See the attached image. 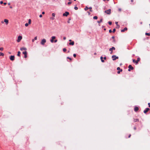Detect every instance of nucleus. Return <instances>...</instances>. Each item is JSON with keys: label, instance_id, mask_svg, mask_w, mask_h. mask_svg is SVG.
Segmentation results:
<instances>
[{"label": "nucleus", "instance_id": "nucleus-1", "mask_svg": "<svg viewBox=\"0 0 150 150\" xmlns=\"http://www.w3.org/2000/svg\"><path fill=\"white\" fill-rule=\"evenodd\" d=\"M140 59L139 57H138L137 59V60H135V59H134L133 60V62L134 63H135L136 64H137L140 61Z\"/></svg>", "mask_w": 150, "mask_h": 150}, {"label": "nucleus", "instance_id": "nucleus-2", "mask_svg": "<svg viewBox=\"0 0 150 150\" xmlns=\"http://www.w3.org/2000/svg\"><path fill=\"white\" fill-rule=\"evenodd\" d=\"M46 40L45 39H42L41 42L40 43L41 45H44L45 43L46 42Z\"/></svg>", "mask_w": 150, "mask_h": 150}, {"label": "nucleus", "instance_id": "nucleus-3", "mask_svg": "<svg viewBox=\"0 0 150 150\" xmlns=\"http://www.w3.org/2000/svg\"><path fill=\"white\" fill-rule=\"evenodd\" d=\"M22 37L21 36L19 35L18 37V39L17 40V42H19L22 39Z\"/></svg>", "mask_w": 150, "mask_h": 150}, {"label": "nucleus", "instance_id": "nucleus-4", "mask_svg": "<svg viewBox=\"0 0 150 150\" xmlns=\"http://www.w3.org/2000/svg\"><path fill=\"white\" fill-rule=\"evenodd\" d=\"M112 60H115L117 59H118V57H116L115 55H113L112 56Z\"/></svg>", "mask_w": 150, "mask_h": 150}, {"label": "nucleus", "instance_id": "nucleus-5", "mask_svg": "<svg viewBox=\"0 0 150 150\" xmlns=\"http://www.w3.org/2000/svg\"><path fill=\"white\" fill-rule=\"evenodd\" d=\"M111 10L109 9L105 11V12L108 14H110L111 13Z\"/></svg>", "mask_w": 150, "mask_h": 150}, {"label": "nucleus", "instance_id": "nucleus-6", "mask_svg": "<svg viewBox=\"0 0 150 150\" xmlns=\"http://www.w3.org/2000/svg\"><path fill=\"white\" fill-rule=\"evenodd\" d=\"M129 69L128 71H130V70H133L134 68L131 65H129L128 66Z\"/></svg>", "mask_w": 150, "mask_h": 150}, {"label": "nucleus", "instance_id": "nucleus-7", "mask_svg": "<svg viewBox=\"0 0 150 150\" xmlns=\"http://www.w3.org/2000/svg\"><path fill=\"white\" fill-rule=\"evenodd\" d=\"M115 48L114 47H112V48L109 49V51H111L110 53V54H112V50H115Z\"/></svg>", "mask_w": 150, "mask_h": 150}, {"label": "nucleus", "instance_id": "nucleus-8", "mask_svg": "<svg viewBox=\"0 0 150 150\" xmlns=\"http://www.w3.org/2000/svg\"><path fill=\"white\" fill-rule=\"evenodd\" d=\"M69 14V13L68 12H66L64 13L63 14V15L64 16H67Z\"/></svg>", "mask_w": 150, "mask_h": 150}, {"label": "nucleus", "instance_id": "nucleus-9", "mask_svg": "<svg viewBox=\"0 0 150 150\" xmlns=\"http://www.w3.org/2000/svg\"><path fill=\"white\" fill-rule=\"evenodd\" d=\"M150 110V109L149 108H146L145 110H144V112L145 113H146L149 110Z\"/></svg>", "mask_w": 150, "mask_h": 150}, {"label": "nucleus", "instance_id": "nucleus-10", "mask_svg": "<svg viewBox=\"0 0 150 150\" xmlns=\"http://www.w3.org/2000/svg\"><path fill=\"white\" fill-rule=\"evenodd\" d=\"M15 57L14 56H11L10 59L11 61H13L14 60Z\"/></svg>", "mask_w": 150, "mask_h": 150}, {"label": "nucleus", "instance_id": "nucleus-11", "mask_svg": "<svg viewBox=\"0 0 150 150\" xmlns=\"http://www.w3.org/2000/svg\"><path fill=\"white\" fill-rule=\"evenodd\" d=\"M56 38V37L55 36H52V39L50 40V41L52 43L54 42L53 40Z\"/></svg>", "mask_w": 150, "mask_h": 150}, {"label": "nucleus", "instance_id": "nucleus-12", "mask_svg": "<svg viewBox=\"0 0 150 150\" xmlns=\"http://www.w3.org/2000/svg\"><path fill=\"white\" fill-rule=\"evenodd\" d=\"M4 22L5 23L6 25L8 24V20L7 19H4Z\"/></svg>", "mask_w": 150, "mask_h": 150}, {"label": "nucleus", "instance_id": "nucleus-13", "mask_svg": "<svg viewBox=\"0 0 150 150\" xmlns=\"http://www.w3.org/2000/svg\"><path fill=\"white\" fill-rule=\"evenodd\" d=\"M139 110V108L137 107H135L134 108V110L135 112Z\"/></svg>", "mask_w": 150, "mask_h": 150}, {"label": "nucleus", "instance_id": "nucleus-14", "mask_svg": "<svg viewBox=\"0 0 150 150\" xmlns=\"http://www.w3.org/2000/svg\"><path fill=\"white\" fill-rule=\"evenodd\" d=\"M127 30V28H125L121 30V32H124L125 30Z\"/></svg>", "mask_w": 150, "mask_h": 150}, {"label": "nucleus", "instance_id": "nucleus-15", "mask_svg": "<svg viewBox=\"0 0 150 150\" xmlns=\"http://www.w3.org/2000/svg\"><path fill=\"white\" fill-rule=\"evenodd\" d=\"M27 50L26 48L25 47H22L20 48V50L21 51H23V50Z\"/></svg>", "mask_w": 150, "mask_h": 150}, {"label": "nucleus", "instance_id": "nucleus-16", "mask_svg": "<svg viewBox=\"0 0 150 150\" xmlns=\"http://www.w3.org/2000/svg\"><path fill=\"white\" fill-rule=\"evenodd\" d=\"M133 120H134V122H139V120L138 119L134 118Z\"/></svg>", "mask_w": 150, "mask_h": 150}, {"label": "nucleus", "instance_id": "nucleus-17", "mask_svg": "<svg viewBox=\"0 0 150 150\" xmlns=\"http://www.w3.org/2000/svg\"><path fill=\"white\" fill-rule=\"evenodd\" d=\"M74 41H72L71 42H70L69 43V45H74Z\"/></svg>", "mask_w": 150, "mask_h": 150}, {"label": "nucleus", "instance_id": "nucleus-18", "mask_svg": "<svg viewBox=\"0 0 150 150\" xmlns=\"http://www.w3.org/2000/svg\"><path fill=\"white\" fill-rule=\"evenodd\" d=\"M21 52L20 51H18V52L17 56L18 57L20 56Z\"/></svg>", "mask_w": 150, "mask_h": 150}, {"label": "nucleus", "instance_id": "nucleus-19", "mask_svg": "<svg viewBox=\"0 0 150 150\" xmlns=\"http://www.w3.org/2000/svg\"><path fill=\"white\" fill-rule=\"evenodd\" d=\"M100 59L102 62H104V61L103 59V57H100Z\"/></svg>", "mask_w": 150, "mask_h": 150}, {"label": "nucleus", "instance_id": "nucleus-20", "mask_svg": "<svg viewBox=\"0 0 150 150\" xmlns=\"http://www.w3.org/2000/svg\"><path fill=\"white\" fill-rule=\"evenodd\" d=\"M23 54L24 55L27 54V52L26 51H25L23 52Z\"/></svg>", "mask_w": 150, "mask_h": 150}, {"label": "nucleus", "instance_id": "nucleus-21", "mask_svg": "<svg viewBox=\"0 0 150 150\" xmlns=\"http://www.w3.org/2000/svg\"><path fill=\"white\" fill-rule=\"evenodd\" d=\"M102 19H101L100 21H98L97 22L98 23H100L102 22Z\"/></svg>", "mask_w": 150, "mask_h": 150}, {"label": "nucleus", "instance_id": "nucleus-22", "mask_svg": "<svg viewBox=\"0 0 150 150\" xmlns=\"http://www.w3.org/2000/svg\"><path fill=\"white\" fill-rule=\"evenodd\" d=\"M4 54L3 53L0 52V56H4Z\"/></svg>", "mask_w": 150, "mask_h": 150}, {"label": "nucleus", "instance_id": "nucleus-23", "mask_svg": "<svg viewBox=\"0 0 150 150\" xmlns=\"http://www.w3.org/2000/svg\"><path fill=\"white\" fill-rule=\"evenodd\" d=\"M93 18L94 19L96 20L98 18V17L97 16H95L93 17Z\"/></svg>", "mask_w": 150, "mask_h": 150}, {"label": "nucleus", "instance_id": "nucleus-24", "mask_svg": "<svg viewBox=\"0 0 150 150\" xmlns=\"http://www.w3.org/2000/svg\"><path fill=\"white\" fill-rule=\"evenodd\" d=\"M31 23V20L30 19H29L28 20V23L29 24H30Z\"/></svg>", "mask_w": 150, "mask_h": 150}, {"label": "nucleus", "instance_id": "nucleus-25", "mask_svg": "<svg viewBox=\"0 0 150 150\" xmlns=\"http://www.w3.org/2000/svg\"><path fill=\"white\" fill-rule=\"evenodd\" d=\"M145 35H148V36H149L150 35V33H146Z\"/></svg>", "mask_w": 150, "mask_h": 150}, {"label": "nucleus", "instance_id": "nucleus-26", "mask_svg": "<svg viewBox=\"0 0 150 150\" xmlns=\"http://www.w3.org/2000/svg\"><path fill=\"white\" fill-rule=\"evenodd\" d=\"M88 7L87 6H86L85 7V8H84V10H85V11H86L87 10H88Z\"/></svg>", "mask_w": 150, "mask_h": 150}, {"label": "nucleus", "instance_id": "nucleus-27", "mask_svg": "<svg viewBox=\"0 0 150 150\" xmlns=\"http://www.w3.org/2000/svg\"><path fill=\"white\" fill-rule=\"evenodd\" d=\"M92 8L91 7H90L89 8H88V9H90V11L91 12H92V11L91 10V9H92Z\"/></svg>", "mask_w": 150, "mask_h": 150}, {"label": "nucleus", "instance_id": "nucleus-28", "mask_svg": "<svg viewBox=\"0 0 150 150\" xmlns=\"http://www.w3.org/2000/svg\"><path fill=\"white\" fill-rule=\"evenodd\" d=\"M108 23L110 25H111V24H112V22H110V21H109V22H108Z\"/></svg>", "mask_w": 150, "mask_h": 150}, {"label": "nucleus", "instance_id": "nucleus-29", "mask_svg": "<svg viewBox=\"0 0 150 150\" xmlns=\"http://www.w3.org/2000/svg\"><path fill=\"white\" fill-rule=\"evenodd\" d=\"M74 9H75V10H77V9H78V7H76V6H75V7H74Z\"/></svg>", "mask_w": 150, "mask_h": 150}, {"label": "nucleus", "instance_id": "nucleus-30", "mask_svg": "<svg viewBox=\"0 0 150 150\" xmlns=\"http://www.w3.org/2000/svg\"><path fill=\"white\" fill-rule=\"evenodd\" d=\"M67 51V50L66 48H64L63 49V51L64 52H66V51Z\"/></svg>", "mask_w": 150, "mask_h": 150}, {"label": "nucleus", "instance_id": "nucleus-31", "mask_svg": "<svg viewBox=\"0 0 150 150\" xmlns=\"http://www.w3.org/2000/svg\"><path fill=\"white\" fill-rule=\"evenodd\" d=\"M3 47H0V50L3 51Z\"/></svg>", "mask_w": 150, "mask_h": 150}, {"label": "nucleus", "instance_id": "nucleus-32", "mask_svg": "<svg viewBox=\"0 0 150 150\" xmlns=\"http://www.w3.org/2000/svg\"><path fill=\"white\" fill-rule=\"evenodd\" d=\"M25 26L27 27L28 25V23H26L25 24Z\"/></svg>", "mask_w": 150, "mask_h": 150}, {"label": "nucleus", "instance_id": "nucleus-33", "mask_svg": "<svg viewBox=\"0 0 150 150\" xmlns=\"http://www.w3.org/2000/svg\"><path fill=\"white\" fill-rule=\"evenodd\" d=\"M116 31V30L115 28H114L113 29V31H112V32L113 33H114Z\"/></svg>", "mask_w": 150, "mask_h": 150}, {"label": "nucleus", "instance_id": "nucleus-34", "mask_svg": "<svg viewBox=\"0 0 150 150\" xmlns=\"http://www.w3.org/2000/svg\"><path fill=\"white\" fill-rule=\"evenodd\" d=\"M52 15L53 17L55 16V14L54 13H53L52 14Z\"/></svg>", "mask_w": 150, "mask_h": 150}, {"label": "nucleus", "instance_id": "nucleus-35", "mask_svg": "<svg viewBox=\"0 0 150 150\" xmlns=\"http://www.w3.org/2000/svg\"><path fill=\"white\" fill-rule=\"evenodd\" d=\"M35 40H37V36H36L34 38V39Z\"/></svg>", "mask_w": 150, "mask_h": 150}, {"label": "nucleus", "instance_id": "nucleus-36", "mask_svg": "<svg viewBox=\"0 0 150 150\" xmlns=\"http://www.w3.org/2000/svg\"><path fill=\"white\" fill-rule=\"evenodd\" d=\"M73 56L74 57H76V54H73Z\"/></svg>", "mask_w": 150, "mask_h": 150}, {"label": "nucleus", "instance_id": "nucleus-37", "mask_svg": "<svg viewBox=\"0 0 150 150\" xmlns=\"http://www.w3.org/2000/svg\"><path fill=\"white\" fill-rule=\"evenodd\" d=\"M120 67H118L117 68V70H120Z\"/></svg>", "mask_w": 150, "mask_h": 150}, {"label": "nucleus", "instance_id": "nucleus-38", "mask_svg": "<svg viewBox=\"0 0 150 150\" xmlns=\"http://www.w3.org/2000/svg\"><path fill=\"white\" fill-rule=\"evenodd\" d=\"M67 59H69L70 60H71V59L69 57H67Z\"/></svg>", "mask_w": 150, "mask_h": 150}, {"label": "nucleus", "instance_id": "nucleus-39", "mask_svg": "<svg viewBox=\"0 0 150 150\" xmlns=\"http://www.w3.org/2000/svg\"><path fill=\"white\" fill-rule=\"evenodd\" d=\"M71 2H69L68 3V4L69 5L70 4H71Z\"/></svg>", "mask_w": 150, "mask_h": 150}, {"label": "nucleus", "instance_id": "nucleus-40", "mask_svg": "<svg viewBox=\"0 0 150 150\" xmlns=\"http://www.w3.org/2000/svg\"><path fill=\"white\" fill-rule=\"evenodd\" d=\"M25 55L24 57L25 58H27V54H25V55Z\"/></svg>", "mask_w": 150, "mask_h": 150}, {"label": "nucleus", "instance_id": "nucleus-41", "mask_svg": "<svg viewBox=\"0 0 150 150\" xmlns=\"http://www.w3.org/2000/svg\"><path fill=\"white\" fill-rule=\"evenodd\" d=\"M118 11H121V9L120 8H119L118 9Z\"/></svg>", "mask_w": 150, "mask_h": 150}, {"label": "nucleus", "instance_id": "nucleus-42", "mask_svg": "<svg viewBox=\"0 0 150 150\" xmlns=\"http://www.w3.org/2000/svg\"><path fill=\"white\" fill-rule=\"evenodd\" d=\"M112 31L111 30H109V32L110 33H112Z\"/></svg>", "mask_w": 150, "mask_h": 150}, {"label": "nucleus", "instance_id": "nucleus-43", "mask_svg": "<svg viewBox=\"0 0 150 150\" xmlns=\"http://www.w3.org/2000/svg\"><path fill=\"white\" fill-rule=\"evenodd\" d=\"M0 4H2L3 3V1H1L0 2Z\"/></svg>", "mask_w": 150, "mask_h": 150}, {"label": "nucleus", "instance_id": "nucleus-44", "mask_svg": "<svg viewBox=\"0 0 150 150\" xmlns=\"http://www.w3.org/2000/svg\"><path fill=\"white\" fill-rule=\"evenodd\" d=\"M39 17H40V18H41L42 17V15H41V14H40V15L39 16Z\"/></svg>", "mask_w": 150, "mask_h": 150}, {"label": "nucleus", "instance_id": "nucleus-45", "mask_svg": "<svg viewBox=\"0 0 150 150\" xmlns=\"http://www.w3.org/2000/svg\"><path fill=\"white\" fill-rule=\"evenodd\" d=\"M66 39V37H64L63 38V39H64V40H65Z\"/></svg>", "mask_w": 150, "mask_h": 150}, {"label": "nucleus", "instance_id": "nucleus-46", "mask_svg": "<svg viewBox=\"0 0 150 150\" xmlns=\"http://www.w3.org/2000/svg\"><path fill=\"white\" fill-rule=\"evenodd\" d=\"M148 105H149V107L150 108V103H149L148 104Z\"/></svg>", "mask_w": 150, "mask_h": 150}, {"label": "nucleus", "instance_id": "nucleus-47", "mask_svg": "<svg viewBox=\"0 0 150 150\" xmlns=\"http://www.w3.org/2000/svg\"><path fill=\"white\" fill-rule=\"evenodd\" d=\"M57 41V40H56L54 41L55 42H56Z\"/></svg>", "mask_w": 150, "mask_h": 150}, {"label": "nucleus", "instance_id": "nucleus-48", "mask_svg": "<svg viewBox=\"0 0 150 150\" xmlns=\"http://www.w3.org/2000/svg\"><path fill=\"white\" fill-rule=\"evenodd\" d=\"M115 23L117 25H117V24H118V22H115Z\"/></svg>", "mask_w": 150, "mask_h": 150}, {"label": "nucleus", "instance_id": "nucleus-49", "mask_svg": "<svg viewBox=\"0 0 150 150\" xmlns=\"http://www.w3.org/2000/svg\"><path fill=\"white\" fill-rule=\"evenodd\" d=\"M117 73L118 74H119L120 73V71H117Z\"/></svg>", "mask_w": 150, "mask_h": 150}, {"label": "nucleus", "instance_id": "nucleus-50", "mask_svg": "<svg viewBox=\"0 0 150 150\" xmlns=\"http://www.w3.org/2000/svg\"><path fill=\"white\" fill-rule=\"evenodd\" d=\"M45 13L44 12H42V14H45Z\"/></svg>", "mask_w": 150, "mask_h": 150}, {"label": "nucleus", "instance_id": "nucleus-51", "mask_svg": "<svg viewBox=\"0 0 150 150\" xmlns=\"http://www.w3.org/2000/svg\"><path fill=\"white\" fill-rule=\"evenodd\" d=\"M131 136V134H130L129 135V136H128V137H129V138H130V137Z\"/></svg>", "mask_w": 150, "mask_h": 150}, {"label": "nucleus", "instance_id": "nucleus-52", "mask_svg": "<svg viewBox=\"0 0 150 150\" xmlns=\"http://www.w3.org/2000/svg\"><path fill=\"white\" fill-rule=\"evenodd\" d=\"M51 19L52 20H54V18H51Z\"/></svg>", "mask_w": 150, "mask_h": 150}, {"label": "nucleus", "instance_id": "nucleus-53", "mask_svg": "<svg viewBox=\"0 0 150 150\" xmlns=\"http://www.w3.org/2000/svg\"><path fill=\"white\" fill-rule=\"evenodd\" d=\"M6 4H7V3H6V2H5V3H4V5H5Z\"/></svg>", "mask_w": 150, "mask_h": 150}, {"label": "nucleus", "instance_id": "nucleus-54", "mask_svg": "<svg viewBox=\"0 0 150 150\" xmlns=\"http://www.w3.org/2000/svg\"><path fill=\"white\" fill-rule=\"evenodd\" d=\"M4 21H1V23H4Z\"/></svg>", "mask_w": 150, "mask_h": 150}, {"label": "nucleus", "instance_id": "nucleus-55", "mask_svg": "<svg viewBox=\"0 0 150 150\" xmlns=\"http://www.w3.org/2000/svg\"><path fill=\"white\" fill-rule=\"evenodd\" d=\"M34 40H34V39H32V41L33 42H34Z\"/></svg>", "mask_w": 150, "mask_h": 150}, {"label": "nucleus", "instance_id": "nucleus-56", "mask_svg": "<svg viewBox=\"0 0 150 150\" xmlns=\"http://www.w3.org/2000/svg\"><path fill=\"white\" fill-rule=\"evenodd\" d=\"M112 38L113 39H114V38H115V37L114 36H112Z\"/></svg>", "mask_w": 150, "mask_h": 150}, {"label": "nucleus", "instance_id": "nucleus-57", "mask_svg": "<svg viewBox=\"0 0 150 150\" xmlns=\"http://www.w3.org/2000/svg\"><path fill=\"white\" fill-rule=\"evenodd\" d=\"M134 130H136V128L135 127H134Z\"/></svg>", "mask_w": 150, "mask_h": 150}, {"label": "nucleus", "instance_id": "nucleus-58", "mask_svg": "<svg viewBox=\"0 0 150 150\" xmlns=\"http://www.w3.org/2000/svg\"><path fill=\"white\" fill-rule=\"evenodd\" d=\"M104 59H106V57H104Z\"/></svg>", "mask_w": 150, "mask_h": 150}, {"label": "nucleus", "instance_id": "nucleus-59", "mask_svg": "<svg viewBox=\"0 0 150 150\" xmlns=\"http://www.w3.org/2000/svg\"><path fill=\"white\" fill-rule=\"evenodd\" d=\"M122 71V69H120V71Z\"/></svg>", "mask_w": 150, "mask_h": 150}, {"label": "nucleus", "instance_id": "nucleus-60", "mask_svg": "<svg viewBox=\"0 0 150 150\" xmlns=\"http://www.w3.org/2000/svg\"><path fill=\"white\" fill-rule=\"evenodd\" d=\"M131 2H133V0H131Z\"/></svg>", "mask_w": 150, "mask_h": 150}, {"label": "nucleus", "instance_id": "nucleus-61", "mask_svg": "<svg viewBox=\"0 0 150 150\" xmlns=\"http://www.w3.org/2000/svg\"><path fill=\"white\" fill-rule=\"evenodd\" d=\"M88 15H90V12H88Z\"/></svg>", "mask_w": 150, "mask_h": 150}, {"label": "nucleus", "instance_id": "nucleus-62", "mask_svg": "<svg viewBox=\"0 0 150 150\" xmlns=\"http://www.w3.org/2000/svg\"><path fill=\"white\" fill-rule=\"evenodd\" d=\"M69 42H71V40H69Z\"/></svg>", "mask_w": 150, "mask_h": 150}, {"label": "nucleus", "instance_id": "nucleus-63", "mask_svg": "<svg viewBox=\"0 0 150 150\" xmlns=\"http://www.w3.org/2000/svg\"><path fill=\"white\" fill-rule=\"evenodd\" d=\"M10 8H12V6H10Z\"/></svg>", "mask_w": 150, "mask_h": 150}, {"label": "nucleus", "instance_id": "nucleus-64", "mask_svg": "<svg viewBox=\"0 0 150 150\" xmlns=\"http://www.w3.org/2000/svg\"><path fill=\"white\" fill-rule=\"evenodd\" d=\"M68 23H70V21H68Z\"/></svg>", "mask_w": 150, "mask_h": 150}]
</instances>
